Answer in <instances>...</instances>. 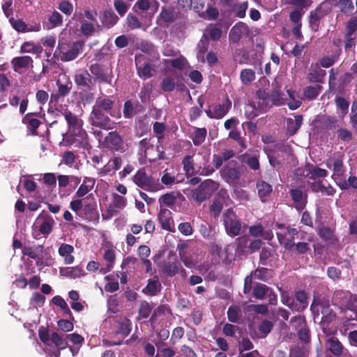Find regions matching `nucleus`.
<instances>
[{"mask_svg":"<svg viewBox=\"0 0 357 357\" xmlns=\"http://www.w3.org/2000/svg\"><path fill=\"white\" fill-rule=\"evenodd\" d=\"M65 120L68 123V130L63 134V143L66 146L90 148L87 134L83 129V121L70 111L63 113Z\"/></svg>","mask_w":357,"mask_h":357,"instance_id":"f257e3e1","label":"nucleus"},{"mask_svg":"<svg viewBox=\"0 0 357 357\" xmlns=\"http://www.w3.org/2000/svg\"><path fill=\"white\" fill-rule=\"evenodd\" d=\"M38 335L40 340L49 347V351L54 357L60 356L61 350L67 348L68 343L57 333H50L49 330L41 326L39 328Z\"/></svg>","mask_w":357,"mask_h":357,"instance_id":"f03ea898","label":"nucleus"},{"mask_svg":"<svg viewBox=\"0 0 357 357\" xmlns=\"http://www.w3.org/2000/svg\"><path fill=\"white\" fill-rule=\"evenodd\" d=\"M55 225L54 218L46 212H41L33 222L31 227L32 236L35 239L46 238Z\"/></svg>","mask_w":357,"mask_h":357,"instance_id":"7ed1b4c3","label":"nucleus"},{"mask_svg":"<svg viewBox=\"0 0 357 357\" xmlns=\"http://www.w3.org/2000/svg\"><path fill=\"white\" fill-rule=\"evenodd\" d=\"M83 45V42L77 41L73 43L68 51H65L64 46L59 43L57 48L53 54V57L57 59H60V60L63 62L74 60L82 52Z\"/></svg>","mask_w":357,"mask_h":357,"instance_id":"20e7f679","label":"nucleus"},{"mask_svg":"<svg viewBox=\"0 0 357 357\" xmlns=\"http://www.w3.org/2000/svg\"><path fill=\"white\" fill-rule=\"evenodd\" d=\"M218 188V183L210 179L206 180L192 191L191 197L194 201L200 204L205 201Z\"/></svg>","mask_w":357,"mask_h":357,"instance_id":"39448f33","label":"nucleus"},{"mask_svg":"<svg viewBox=\"0 0 357 357\" xmlns=\"http://www.w3.org/2000/svg\"><path fill=\"white\" fill-rule=\"evenodd\" d=\"M224 225L227 234L230 236L239 234L241 225L234 211L228 209L224 214Z\"/></svg>","mask_w":357,"mask_h":357,"instance_id":"423d86ee","label":"nucleus"},{"mask_svg":"<svg viewBox=\"0 0 357 357\" xmlns=\"http://www.w3.org/2000/svg\"><path fill=\"white\" fill-rule=\"evenodd\" d=\"M250 36L249 26L243 22H238L230 30L229 38L231 43H237Z\"/></svg>","mask_w":357,"mask_h":357,"instance_id":"0eeeda50","label":"nucleus"},{"mask_svg":"<svg viewBox=\"0 0 357 357\" xmlns=\"http://www.w3.org/2000/svg\"><path fill=\"white\" fill-rule=\"evenodd\" d=\"M135 64L139 76L144 79L151 77L155 73L154 68L146 61L144 54L136 55Z\"/></svg>","mask_w":357,"mask_h":357,"instance_id":"6e6552de","label":"nucleus"},{"mask_svg":"<svg viewBox=\"0 0 357 357\" xmlns=\"http://www.w3.org/2000/svg\"><path fill=\"white\" fill-rule=\"evenodd\" d=\"M133 182L141 188L148 191H156L157 187L153 179L143 169L139 170L132 177Z\"/></svg>","mask_w":357,"mask_h":357,"instance_id":"1a4fd4ad","label":"nucleus"},{"mask_svg":"<svg viewBox=\"0 0 357 357\" xmlns=\"http://www.w3.org/2000/svg\"><path fill=\"white\" fill-rule=\"evenodd\" d=\"M231 107V102L226 99L223 102L211 106L206 110L207 116L211 119H220L223 118Z\"/></svg>","mask_w":357,"mask_h":357,"instance_id":"9d476101","label":"nucleus"},{"mask_svg":"<svg viewBox=\"0 0 357 357\" xmlns=\"http://www.w3.org/2000/svg\"><path fill=\"white\" fill-rule=\"evenodd\" d=\"M158 219L163 229L172 232L175 231L172 213L169 209L161 206L158 215Z\"/></svg>","mask_w":357,"mask_h":357,"instance_id":"9b49d317","label":"nucleus"},{"mask_svg":"<svg viewBox=\"0 0 357 357\" xmlns=\"http://www.w3.org/2000/svg\"><path fill=\"white\" fill-rule=\"evenodd\" d=\"M10 63L15 72L22 73L28 68H33V61L29 56H21L14 57Z\"/></svg>","mask_w":357,"mask_h":357,"instance_id":"f8f14e48","label":"nucleus"},{"mask_svg":"<svg viewBox=\"0 0 357 357\" xmlns=\"http://www.w3.org/2000/svg\"><path fill=\"white\" fill-rule=\"evenodd\" d=\"M123 160L120 156H114L102 168L98 169V174L100 176L112 175L120 169Z\"/></svg>","mask_w":357,"mask_h":357,"instance_id":"ddd939ff","label":"nucleus"},{"mask_svg":"<svg viewBox=\"0 0 357 357\" xmlns=\"http://www.w3.org/2000/svg\"><path fill=\"white\" fill-rule=\"evenodd\" d=\"M326 167L333 169V174L332 175L333 179L336 181L344 173V168L343 166L342 160L340 158H331L326 161Z\"/></svg>","mask_w":357,"mask_h":357,"instance_id":"4468645a","label":"nucleus"},{"mask_svg":"<svg viewBox=\"0 0 357 357\" xmlns=\"http://www.w3.org/2000/svg\"><path fill=\"white\" fill-rule=\"evenodd\" d=\"M222 178L228 183H234L240 177L241 173L238 169L231 163L225 166L221 171Z\"/></svg>","mask_w":357,"mask_h":357,"instance_id":"2eb2a0df","label":"nucleus"},{"mask_svg":"<svg viewBox=\"0 0 357 357\" xmlns=\"http://www.w3.org/2000/svg\"><path fill=\"white\" fill-rule=\"evenodd\" d=\"M105 145L106 147L115 151H121L123 150L122 139L116 132H110L108 135L105 137Z\"/></svg>","mask_w":357,"mask_h":357,"instance_id":"dca6fc26","label":"nucleus"},{"mask_svg":"<svg viewBox=\"0 0 357 357\" xmlns=\"http://www.w3.org/2000/svg\"><path fill=\"white\" fill-rule=\"evenodd\" d=\"M103 112L104 111L100 110L95 107H93L90 117L92 125L106 128L109 121V118L103 113Z\"/></svg>","mask_w":357,"mask_h":357,"instance_id":"f3484780","label":"nucleus"},{"mask_svg":"<svg viewBox=\"0 0 357 357\" xmlns=\"http://www.w3.org/2000/svg\"><path fill=\"white\" fill-rule=\"evenodd\" d=\"M127 204V200L126 197L121 196L116 193L112 195V201L109 205L108 212L110 215H113L119 211L122 210L126 207Z\"/></svg>","mask_w":357,"mask_h":357,"instance_id":"a211bd4d","label":"nucleus"},{"mask_svg":"<svg viewBox=\"0 0 357 357\" xmlns=\"http://www.w3.org/2000/svg\"><path fill=\"white\" fill-rule=\"evenodd\" d=\"M96 179L91 177L85 176L82 184L75 194L76 197H83L88 194L94 187Z\"/></svg>","mask_w":357,"mask_h":357,"instance_id":"6ab92c4d","label":"nucleus"},{"mask_svg":"<svg viewBox=\"0 0 357 357\" xmlns=\"http://www.w3.org/2000/svg\"><path fill=\"white\" fill-rule=\"evenodd\" d=\"M59 274L63 277L75 279L83 276L84 275V271L79 266L63 267L60 268Z\"/></svg>","mask_w":357,"mask_h":357,"instance_id":"aec40b11","label":"nucleus"},{"mask_svg":"<svg viewBox=\"0 0 357 357\" xmlns=\"http://www.w3.org/2000/svg\"><path fill=\"white\" fill-rule=\"evenodd\" d=\"M73 252V246L66 243H62L58 250L59 255L63 258L64 264L68 265L74 262L75 258L72 255Z\"/></svg>","mask_w":357,"mask_h":357,"instance_id":"412c9836","label":"nucleus"},{"mask_svg":"<svg viewBox=\"0 0 357 357\" xmlns=\"http://www.w3.org/2000/svg\"><path fill=\"white\" fill-rule=\"evenodd\" d=\"M115 258L114 250L111 247L106 248L103 255V259L106 261V265L105 267L101 268L100 272L106 273L110 271L114 266Z\"/></svg>","mask_w":357,"mask_h":357,"instance_id":"4be33fe9","label":"nucleus"},{"mask_svg":"<svg viewBox=\"0 0 357 357\" xmlns=\"http://www.w3.org/2000/svg\"><path fill=\"white\" fill-rule=\"evenodd\" d=\"M113 104L114 102L110 98L107 97H99L96 99L93 107L105 112H109L111 116H115V114L112 111Z\"/></svg>","mask_w":357,"mask_h":357,"instance_id":"5701e85b","label":"nucleus"},{"mask_svg":"<svg viewBox=\"0 0 357 357\" xmlns=\"http://www.w3.org/2000/svg\"><path fill=\"white\" fill-rule=\"evenodd\" d=\"M158 6L155 0H137L134 8L142 11L151 10L153 14L158 10Z\"/></svg>","mask_w":357,"mask_h":357,"instance_id":"b1692460","label":"nucleus"},{"mask_svg":"<svg viewBox=\"0 0 357 357\" xmlns=\"http://www.w3.org/2000/svg\"><path fill=\"white\" fill-rule=\"evenodd\" d=\"M186 64L187 61L183 56L175 59H165L163 61V68L166 70H169L171 68L181 70L185 68Z\"/></svg>","mask_w":357,"mask_h":357,"instance_id":"393cba45","label":"nucleus"},{"mask_svg":"<svg viewBox=\"0 0 357 357\" xmlns=\"http://www.w3.org/2000/svg\"><path fill=\"white\" fill-rule=\"evenodd\" d=\"M23 123L26 125L28 131L31 135L36 134V129L40 124L38 119L35 118V115L32 113L27 114L22 119Z\"/></svg>","mask_w":357,"mask_h":357,"instance_id":"a878e982","label":"nucleus"},{"mask_svg":"<svg viewBox=\"0 0 357 357\" xmlns=\"http://www.w3.org/2000/svg\"><path fill=\"white\" fill-rule=\"evenodd\" d=\"M287 122V130L290 135H294L301 128L303 123L301 115L295 116L294 119L288 118Z\"/></svg>","mask_w":357,"mask_h":357,"instance_id":"bb28decb","label":"nucleus"},{"mask_svg":"<svg viewBox=\"0 0 357 357\" xmlns=\"http://www.w3.org/2000/svg\"><path fill=\"white\" fill-rule=\"evenodd\" d=\"M290 194L296 204V208L298 210H302L305 205V197L303 191L300 189H291Z\"/></svg>","mask_w":357,"mask_h":357,"instance_id":"cd10ccee","label":"nucleus"},{"mask_svg":"<svg viewBox=\"0 0 357 357\" xmlns=\"http://www.w3.org/2000/svg\"><path fill=\"white\" fill-rule=\"evenodd\" d=\"M327 347L328 350L336 356H340L343 353L344 347L337 338H330L327 341Z\"/></svg>","mask_w":357,"mask_h":357,"instance_id":"c85d7f7f","label":"nucleus"},{"mask_svg":"<svg viewBox=\"0 0 357 357\" xmlns=\"http://www.w3.org/2000/svg\"><path fill=\"white\" fill-rule=\"evenodd\" d=\"M43 50L41 45L34 44L33 42H24L20 47L21 53H31L38 55L43 52Z\"/></svg>","mask_w":357,"mask_h":357,"instance_id":"c756f323","label":"nucleus"},{"mask_svg":"<svg viewBox=\"0 0 357 357\" xmlns=\"http://www.w3.org/2000/svg\"><path fill=\"white\" fill-rule=\"evenodd\" d=\"M176 196L173 192H168L162 195L158 199L160 208L165 206L175 210L174 205L176 204Z\"/></svg>","mask_w":357,"mask_h":357,"instance_id":"7c9ffc66","label":"nucleus"},{"mask_svg":"<svg viewBox=\"0 0 357 357\" xmlns=\"http://www.w3.org/2000/svg\"><path fill=\"white\" fill-rule=\"evenodd\" d=\"M194 134L192 137L193 144L195 146H199L202 144L206 139L207 130L205 128H196L194 127Z\"/></svg>","mask_w":357,"mask_h":357,"instance_id":"2f4dec72","label":"nucleus"},{"mask_svg":"<svg viewBox=\"0 0 357 357\" xmlns=\"http://www.w3.org/2000/svg\"><path fill=\"white\" fill-rule=\"evenodd\" d=\"M161 284L158 279L150 280L143 292L149 296L155 295L160 290Z\"/></svg>","mask_w":357,"mask_h":357,"instance_id":"473e14b6","label":"nucleus"},{"mask_svg":"<svg viewBox=\"0 0 357 357\" xmlns=\"http://www.w3.org/2000/svg\"><path fill=\"white\" fill-rule=\"evenodd\" d=\"M257 188L262 202H265V198L272 192V186L265 181L258 182Z\"/></svg>","mask_w":357,"mask_h":357,"instance_id":"72a5a7b5","label":"nucleus"},{"mask_svg":"<svg viewBox=\"0 0 357 357\" xmlns=\"http://www.w3.org/2000/svg\"><path fill=\"white\" fill-rule=\"evenodd\" d=\"M240 79L243 84H250L255 79V72L250 68L243 69L240 73Z\"/></svg>","mask_w":357,"mask_h":357,"instance_id":"f704fd0d","label":"nucleus"},{"mask_svg":"<svg viewBox=\"0 0 357 357\" xmlns=\"http://www.w3.org/2000/svg\"><path fill=\"white\" fill-rule=\"evenodd\" d=\"M9 22L12 27L17 32H26L28 30L27 24L21 19H15L13 17H10Z\"/></svg>","mask_w":357,"mask_h":357,"instance_id":"c9c22d12","label":"nucleus"},{"mask_svg":"<svg viewBox=\"0 0 357 357\" xmlns=\"http://www.w3.org/2000/svg\"><path fill=\"white\" fill-rule=\"evenodd\" d=\"M102 21L105 25L110 27L117 22L118 17L112 10H105L104 12Z\"/></svg>","mask_w":357,"mask_h":357,"instance_id":"e433bc0d","label":"nucleus"},{"mask_svg":"<svg viewBox=\"0 0 357 357\" xmlns=\"http://www.w3.org/2000/svg\"><path fill=\"white\" fill-rule=\"evenodd\" d=\"M321 17V11L319 9L310 13L309 22L310 27L313 31H317L318 30Z\"/></svg>","mask_w":357,"mask_h":357,"instance_id":"4c0bfd02","label":"nucleus"},{"mask_svg":"<svg viewBox=\"0 0 357 357\" xmlns=\"http://www.w3.org/2000/svg\"><path fill=\"white\" fill-rule=\"evenodd\" d=\"M296 300L299 303L298 304L296 303L295 305V310L301 311L306 307V306L307 305V295L304 291H298L296 294Z\"/></svg>","mask_w":357,"mask_h":357,"instance_id":"58836bf2","label":"nucleus"},{"mask_svg":"<svg viewBox=\"0 0 357 357\" xmlns=\"http://www.w3.org/2000/svg\"><path fill=\"white\" fill-rule=\"evenodd\" d=\"M221 36L222 30L220 28L215 26H209L204 33L203 38L206 39V38L209 36L211 40H217L221 37Z\"/></svg>","mask_w":357,"mask_h":357,"instance_id":"ea45409f","label":"nucleus"},{"mask_svg":"<svg viewBox=\"0 0 357 357\" xmlns=\"http://www.w3.org/2000/svg\"><path fill=\"white\" fill-rule=\"evenodd\" d=\"M269 293H271V290L262 284H257L253 289V294L258 299H263Z\"/></svg>","mask_w":357,"mask_h":357,"instance_id":"a19ab883","label":"nucleus"},{"mask_svg":"<svg viewBox=\"0 0 357 357\" xmlns=\"http://www.w3.org/2000/svg\"><path fill=\"white\" fill-rule=\"evenodd\" d=\"M198 52H197V59L199 61L204 62L205 61V54L208 50V43L206 39L202 38L199 43H198Z\"/></svg>","mask_w":357,"mask_h":357,"instance_id":"79ce46f5","label":"nucleus"},{"mask_svg":"<svg viewBox=\"0 0 357 357\" xmlns=\"http://www.w3.org/2000/svg\"><path fill=\"white\" fill-rule=\"evenodd\" d=\"M84 204H83L82 211L85 215L93 213L96 209V204L94 200L89 197L84 198Z\"/></svg>","mask_w":357,"mask_h":357,"instance_id":"37998d69","label":"nucleus"},{"mask_svg":"<svg viewBox=\"0 0 357 357\" xmlns=\"http://www.w3.org/2000/svg\"><path fill=\"white\" fill-rule=\"evenodd\" d=\"M278 239L280 244H282L285 249L287 250H292L294 249L295 244L292 239H287L285 237V234L282 231L277 233Z\"/></svg>","mask_w":357,"mask_h":357,"instance_id":"c03bdc74","label":"nucleus"},{"mask_svg":"<svg viewBox=\"0 0 357 357\" xmlns=\"http://www.w3.org/2000/svg\"><path fill=\"white\" fill-rule=\"evenodd\" d=\"M52 303L55 305L61 308V310L63 312L64 314H71L70 310L69 309L68 304L64 301V299L63 298H61V296H54L52 298Z\"/></svg>","mask_w":357,"mask_h":357,"instance_id":"a18cd8bd","label":"nucleus"},{"mask_svg":"<svg viewBox=\"0 0 357 357\" xmlns=\"http://www.w3.org/2000/svg\"><path fill=\"white\" fill-rule=\"evenodd\" d=\"M228 319L231 322L236 323L241 316V309L237 306H231L227 311Z\"/></svg>","mask_w":357,"mask_h":357,"instance_id":"49530a36","label":"nucleus"},{"mask_svg":"<svg viewBox=\"0 0 357 357\" xmlns=\"http://www.w3.org/2000/svg\"><path fill=\"white\" fill-rule=\"evenodd\" d=\"M321 91V87L317 85L316 86H308L304 90V96L308 99H314L317 97Z\"/></svg>","mask_w":357,"mask_h":357,"instance_id":"de8ad7c7","label":"nucleus"},{"mask_svg":"<svg viewBox=\"0 0 357 357\" xmlns=\"http://www.w3.org/2000/svg\"><path fill=\"white\" fill-rule=\"evenodd\" d=\"M160 18L165 22H170L174 20L175 13L172 8H163L160 13Z\"/></svg>","mask_w":357,"mask_h":357,"instance_id":"09e8293b","label":"nucleus"},{"mask_svg":"<svg viewBox=\"0 0 357 357\" xmlns=\"http://www.w3.org/2000/svg\"><path fill=\"white\" fill-rule=\"evenodd\" d=\"M328 175V172L326 169L314 167L309 172V177L312 179H316L317 178H324Z\"/></svg>","mask_w":357,"mask_h":357,"instance_id":"8fccbe9b","label":"nucleus"},{"mask_svg":"<svg viewBox=\"0 0 357 357\" xmlns=\"http://www.w3.org/2000/svg\"><path fill=\"white\" fill-rule=\"evenodd\" d=\"M287 93L289 95V97L290 99H291V100H290L287 104H288V106L291 109V110H294V109H296L297 108H298L301 105V101L300 99L298 98H296V94L294 91H289L288 90L287 91Z\"/></svg>","mask_w":357,"mask_h":357,"instance_id":"3c124183","label":"nucleus"},{"mask_svg":"<svg viewBox=\"0 0 357 357\" xmlns=\"http://www.w3.org/2000/svg\"><path fill=\"white\" fill-rule=\"evenodd\" d=\"M95 30L94 24L88 22H82L80 26L81 33L86 36L92 35Z\"/></svg>","mask_w":357,"mask_h":357,"instance_id":"603ef678","label":"nucleus"},{"mask_svg":"<svg viewBox=\"0 0 357 357\" xmlns=\"http://www.w3.org/2000/svg\"><path fill=\"white\" fill-rule=\"evenodd\" d=\"M89 74L86 71L79 72L75 75V82L80 86H86L89 80Z\"/></svg>","mask_w":357,"mask_h":357,"instance_id":"864d4df0","label":"nucleus"},{"mask_svg":"<svg viewBox=\"0 0 357 357\" xmlns=\"http://www.w3.org/2000/svg\"><path fill=\"white\" fill-rule=\"evenodd\" d=\"M48 21L52 24L51 28H53L61 25L63 17L59 13L54 11L49 17Z\"/></svg>","mask_w":357,"mask_h":357,"instance_id":"5fc2aeb1","label":"nucleus"},{"mask_svg":"<svg viewBox=\"0 0 357 357\" xmlns=\"http://www.w3.org/2000/svg\"><path fill=\"white\" fill-rule=\"evenodd\" d=\"M248 8V3L247 1H244L237 6H236L234 8V11L236 15L239 18H244L246 15V10Z\"/></svg>","mask_w":357,"mask_h":357,"instance_id":"6e6d98bb","label":"nucleus"},{"mask_svg":"<svg viewBox=\"0 0 357 357\" xmlns=\"http://www.w3.org/2000/svg\"><path fill=\"white\" fill-rule=\"evenodd\" d=\"M218 14L219 12L215 8L208 6L206 10L200 14V16L208 20H214L218 16Z\"/></svg>","mask_w":357,"mask_h":357,"instance_id":"4d7b16f0","label":"nucleus"},{"mask_svg":"<svg viewBox=\"0 0 357 357\" xmlns=\"http://www.w3.org/2000/svg\"><path fill=\"white\" fill-rule=\"evenodd\" d=\"M59 9L64 14L70 15L73 11V4L68 1H62L59 5Z\"/></svg>","mask_w":357,"mask_h":357,"instance_id":"13d9d810","label":"nucleus"},{"mask_svg":"<svg viewBox=\"0 0 357 357\" xmlns=\"http://www.w3.org/2000/svg\"><path fill=\"white\" fill-rule=\"evenodd\" d=\"M13 0H4V3L1 6L3 14L7 18L13 17V10L12 8Z\"/></svg>","mask_w":357,"mask_h":357,"instance_id":"bf43d9fd","label":"nucleus"},{"mask_svg":"<svg viewBox=\"0 0 357 357\" xmlns=\"http://www.w3.org/2000/svg\"><path fill=\"white\" fill-rule=\"evenodd\" d=\"M176 178L173 174H171L167 171H165L163 175L161 177V182L167 185L172 186L175 183Z\"/></svg>","mask_w":357,"mask_h":357,"instance_id":"052dcab7","label":"nucleus"},{"mask_svg":"<svg viewBox=\"0 0 357 357\" xmlns=\"http://www.w3.org/2000/svg\"><path fill=\"white\" fill-rule=\"evenodd\" d=\"M178 231L184 236H190L193 234V229L189 222H182L178 226Z\"/></svg>","mask_w":357,"mask_h":357,"instance_id":"680f3d73","label":"nucleus"},{"mask_svg":"<svg viewBox=\"0 0 357 357\" xmlns=\"http://www.w3.org/2000/svg\"><path fill=\"white\" fill-rule=\"evenodd\" d=\"M161 87L165 91H172L175 88V81L173 78L166 77L161 83Z\"/></svg>","mask_w":357,"mask_h":357,"instance_id":"e2e57ef3","label":"nucleus"},{"mask_svg":"<svg viewBox=\"0 0 357 357\" xmlns=\"http://www.w3.org/2000/svg\"><path fill=\"white\" fill-rule=\"evenodd\" d=\"M151 312V307L147 303H142L139 310V317L146 319L149 317Z\"/></svg>","mask_w":357,"mask_h":357,"instance_id":"0e129e2a","label":"nucleus"},{"mask_svg":"<svg viewBox=\"0 0 357 357\" xmlns=\"http://www.w3.org/2000/svg\"><path fill=\"white\" fill-rule=\"evenodd\" d=\"M163 271L167 275L172 276L178 272L179 267L175 263H167L164 265Z\"/></svg>","mask_w":357,"mask_h":357,"instance_id":"69168bd1","label":"nucleus"},{"mask_svg":"<svg viewBox=\"0 0 357 357\" xmlns=\"http://www.w3.org/2000/svg\"><path fill=\"white\" fill-rule=\"evenodd\" d=\"M183 169L186 174H192L194 172L193 163L191 156H185L183 160Z\"/></svg>","mask_w":357,"mask_h":357,"instance_id":"338daca9","label":"nucleus"},{"mask_svg":"<svg viewBox=\"0 0 357 357\" xmlns=\"http://www.w3.org/2000/svg\"><path fill=\"white\" fill-rule=\"evenodd\" d=\"M357 30V18H352L347 23V36H352Z\"/></svg>","mask_w":357,"mask_h":357,"instance_id":"774afa93","label":"nucleus"}]
</instances>
